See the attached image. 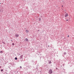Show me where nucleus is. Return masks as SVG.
<instances>
[{
    "label": "nucleus",
    "mask_w": 74,
    "mask_h": 74,
    "mask_svg": "<svg viewBox=\"0 0 74 74\" xmlns=\"http://www.w3.org/2000/svg\"><path fill=\"white\" fill-rule=\"evenodd\" d=\"M48 47H49V45H48Z\"/></svg>",
    "instance_id": "nucleus-23"
},
{
    "label": "nucleus",
    "mask_w": 74,
    "mask_h": 74,
    "mask_svg": "<svg viewBox=\"0 0 74 74\" xmlns=\"http://www.w3.org/2000/svg\"><path fill=\"white\" fill-rule=\"evenodd\" d=\"M14 45H15V44L14 43H12V45H13L14 46Z\"/></svg>",
    "instance_id": "nucleus-11"
},
{
    "label": "nucleus",
    "mask_w": 74,
    "mask_h": 74,
    "mask_svg": "<svg viewBox=\"0 0 74 74\" xmlns=\"http://www.w3.org/2000/svg\"><path fill=\"white\" fill-rule=\"evenodd\" d=\"M15 36L16 37H19V35L18 34L15 35Z\"/></svg>",
    "instance_id": "nucleus-6"
},
{
    "label": "nucleus",
    "mask_w": 74,
    "mask_h": 74,
    "mask_svg": "<svg viewBox=\"0 0 74 74\" xmlns=\"http://www.w3.org/2000/svg\"><path fill=\"white\" fill-rule=\"evenodd\" d=\"M41 18H39V21H41Z\"/></svg>",
    "instance_id": "nucleus-14"
},
{
    "label": "nucleus",
    "mask_w": 74,
    "mask_h": 74,
    "mask_svg": "<svg viewBox=\"0 0 74 74\" xmlns=\"http://www.w3.org/2000/svg\"><path fill=\"white\" fill-rule=\"evenodd\" d=\"M23 55L20 56L19 58L20 59H23Z\"/></svg>",
    "instance_id": "nucleus-2"
},
{
    "label": "nucleus",
    "mask_w": 74,
    "mask_h": 74,
    "mask_svg": "<svg viewBox=\"0 0 74 74\" xmlns=\"http://www.w3.org/2000/svg\"><path fill=\"white\" fill-rule=\"evenodd\" d=\"M0 4H1V3H0Z\"/></svg>",
    "instance_id": "nucleus-24"
},
{
    "label": "nucleus",
    "mask_w": 74,
    "mask_h": 74,
    "mask_svg": "<svg viewBox=\"0 0 74 74\" xmlns=\"http://www.w3.org/2000/svg\"><path fill=\"white\" fill-rule=\"evenodd\" d=\"M56 70H59V69H58V68H56Z\"/></svg>",
    "instance_id": "nucleus-12"
},
{
    "label": "nucleus",
    "mask_w": 74,
    "mask_h": 74,
    "mask_svg": "<svg viewBox=\"0 0 74 74\" xmlns=\"http://www.w3.org/2000/svg\"><path fill=\"white\" fill-rule=\"evenodd\" d=\"M68 20H66V21H68Z\"/></svg>",
    "instance_id": "nucleus-19"
},
{
    "label": "nucleus",
    "mask_w": 74,
    "mask_h": 74,
    "mask_svg": "<svg viewBox=\"0 0 74 74\" xmlns=\"http://www.w3.org/2000/svg\"><path fill=\"white\" fill-rule=\"evenodd\" d=\"M0 53H3V51H0Z\"/></svg>",
    "instance_id": "nucleus-15"
},
{
    "label": "nucleus",
    "mask_w": 74,
    "mask_h": 74,
    "mask_svg": "<svg viewBox=\"0 0 74 74\" xmlns=\"http://www.w3.org/2000/svg\"><path fill=\"white\" fill-rule=\"evenodd\" d=\"M63 7V5H62V7Z\"/></svg>",
    "instance_id": "nucleus-20"
},
{
    "label": "nucleus",
    "mask_w": 74,
    "mask_h": 74,
    "mask_svg": "<svg viewBox=\"0 0 74 74\" xmlns=\"http://www.w3.org/2000/svg\"><path fill=\"white\" fill-rule=\"evenodd\" d=\"M64 55H66V52H64Z\"/></svg>",
    "instance_id": "nucleus-9"
},
{
    "label": "nucleus",
    "mask_w": 74,
    "mask_h": 74,
    "mask_svg": "<svg viewBox=\"0 0 74 74\" xmlns=\"http://www.w3.org/2000/svg\"><path fill=\"white\" fill-rule=\"evenodd\" d=\"M24 41H29V40H28V39H27V38H26L24 40Z\"/></svg>",
    "instance_id": "nucleus-3"
},
{
    "label": "nucleus",
    "mask_w": 74,
    "mask_h": 74,
    "mask_svg": "<svg viewBox=\"0 0 74 74\" xmlns=\"http://www.w3.org/2000/svg\"><path fill=\"white\" fill-rule=\"evenodd\" d=\"M15 60H17V59H18L17 57L15 58Z\"/></svg>",
    "instance_id": "nucleus-10"
},
{
    "label": "nucleus",
    "mask_w": 74,
    "mask_h": 74,
    "mask_svg": "<svg viewBox=\"0 0 74 74\" xmlns=\"http://www.w3.org/2000/svg\"><path fill=\"white\" fill-rule=\"evenodd\" d=\"M61 66V67H62V66Z\"/></svg>",
    "instance_id": "nucleus-26"
},
{
    "label": "nucleus",
    "mask_w": 74,
    "mask_h": 74,
    "mask_svg": "<svg viewBox=\"0 0 74 74\" xmlns=\"http://www.w3.org/2000/svg\"><path fill=\"white\" fill-rule=\"evenodd\" d=\"M25 31L26 33H28V32H29V30H27V29L25 30Z\"/></svg>",
    "instance_id": "nucleus-5"
},
{
    "label": "nucleus",
    "mask_w": 74,
    "mask_h": 74,
    "mask_svg": "<svg viewBox=\"0 0 74 74\" xmlns=\"http://www.w3.org/2000/svg\"><path fill=\"white\" fill-rule=\"evenodd\" d=\"M20 68H21V69H22V67L21 66H20Z\"/></svg>",
    "instance_id": "nucleus-16"
},
{
    "label": "nucleus",
    "mask_w": 74,
    "mask_h": 74,
    "mask_svg": "<svg viewBox=\"0 0 74 74\" xmlns=\"http://www.w3.org/2000/svg\"><path fill=\"white\" fill-rule=\"evenodd\" d=\"M2 43H3V44H5V42L3 41V40L2 41Z\"/></svg>",
    "instance_id": "nucleus-7"
},
{
    "label": "nucleus",
    "mask_w": 74,
    "mask_h": 74,
    "mask_svg": "<svg viewBox=\"0 0 74 74\" xmlns=\"http://www.w3.org/2000/svg\"><path fill=\"white\" fill-rule=\"evenodd\" d=\"M53 73V71L52 69H50L49 71L48 72L49 74H51L52 73Z\"/></svg>",
    "instance_id": "nucleus-1"
},
{
    "label": "nucleus",
    "mask_w": 74,
    "mask_h": 74,
    "mask_svg": "<svg viewBox=\"0 0 74 74\" xmlns=\"http://www.w3.org/2000/svg\"><path fill=\"white\" fill-rule=\"evenodd\" d=\"M40 31V30H38V31Z\"/></svg>",
    "instance_id": "nucleus-21"
},
{
    "label": "nucleus",
    "mask_w": 74,
    "mask_h": 74,
    "mask_svg": "<svg viewBox=\"0 0 74 74\" xmlns=\"http://www.w3.org/2000/svg\"><path fill=\"white\" fill-rule=\"evenodd\" d=\"M68 13H66L65 15V16H64V17H66L67 16H68Z\"/></svg>",
    "instance_id": "nucleus-4"
},
{
    "label": "nucleus",
    "mask_w": 74,
    "mask_h": 74,
    "mask_svg": "<svg viewBox=\"0 0 74 74\" xmlns=\"http://www.w3.org/2000/svg\"><path fill=\"white\" fill-rule=\"evenodd\" d=\"M1 71H3V69H2L1 70Z\"/></svg>",
    "instance_id": "nucleus-13"
},
{
    "label": "nucleus",
    "mask_w": 74,
    "mask_h": 74,
    "mask_svg": "<svg viewBox=\"0 0 74 74\" xmlns=\"http://www.w3.org/2000/svg\"><path fill=\"white\" fill-rule=\"evenodd\" d=\"M11 41H12V40H11Z\"/></svg>",
    "instance_id": "nucleus-22"
},
{
    "label": "nucleus",
    "mask_w": 74,
    "mask_h": 74,
    "mask_svg": "<svg viewBox=\"0 0 74 74\" xmlns=\"http://www.w3.org/2000/svg\"><path fill=\"white\" fill-rule=\"evenodd\" d=\"M25 29H26V28H25Z\"/></svg>",
    "instance_id": "nucleus-25"
},
{
    "label": "nucleus",
    "mask_w": 74,
    "mask_h": 74,
    "mask_svg": "<svg viewBox=\"0 0 74 74\" xmlns=\"http://www.w3.org/2000/svg\"><path fill=\"white\" fill-rule=\"evenodd\" d=\"M68 37H69V36H68Z\"/></svg>",
    "instance_id": "nucleus-18"
},
{
    "label": "nucleus",
    "mask_w": 74,
    "mask_h": 74,
    "mask_svg": "<svg viewBox=\"0 0 74 74\" xmlns=\"http://www.w3.org/2000/svg\"><path fill=\"white\" fill-rule=\"evenodd\" d=\"M1 66H0V69H1Z\"/></svg>",
    "instance_id": "nucleus-17"
},
{
    "label": "nucleus",
    "mask_w": 74,
    "mask_h": 74,
    "mask_svg": "<svg viewBox=\"0 0 74 74\" xmlns=\"http://www.w3.org/2000/svg\"><path fill=\"white\" fill-rule=\"evenodd\" d=\"M49 64H51V63H52V62H51V60L50 61H49Z\"/></svg>",
    "instance_id": "nucleus-8"
}]
</instances>
